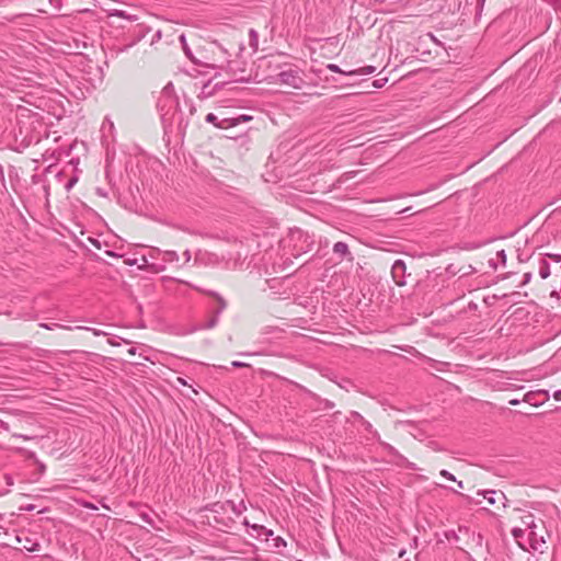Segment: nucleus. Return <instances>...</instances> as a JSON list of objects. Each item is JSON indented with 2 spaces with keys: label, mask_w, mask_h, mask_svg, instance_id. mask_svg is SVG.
Segmentation results:
<instances>
[{
  "label": "nucleus",
  "mask_w": 561,
  "mask_h": 561,
  "mask_svg": "<svg viewBox=\"0 0 561 561\" xmlns=\"http://www.w3.org/2000/svg\"><path fill=\"white\" fill-rule=\"evenodd\" d=\"M249 45L252 48L253 53H256L259 49V34L254 28L249 31Z\"/></svg>",
  "instance_id": "16"
},
{
  "label": "nucleus",
  "mask_w": 561,
  "mask_h": 561,
  "mask_svg": "<svg viewBox=\"0 0 561 561\" xmlns=\"http://www.w3.org/2000/svg\"><path fill=\"white\" fill-rule=\"evenodd\" d=\"M380 445L388 455L403 459V456L400 455L399 451L392 445L385 442H380Z\"/></svg>",
  "instance_id": "17"
},
{
  "label": "nucleus",
  "mask_w": 561,
  "mask_h": 561,
  "mask_svg": "<svg viewBox=\"0 0 561 561\" xmlns=\"http://www.w3.org/2000/svg\"><path fill=\"white\" fill-rule=\"evenodd\" d=\"M290 239L295 241H301L304 245L299 248L296 256L300 255L301 252H308L311 250L313 245V240H311L310 236L307 232H304L300 229H296L290 232Z\"/></svg>",
  "instance_id": "4"
},
{
  "label": "nucleus",
  "mask_w": 561,
  "mask_h": 561,
  "mask_svg": "<svg viewBox=\"0 0 561 561\" xmlns=\"http://www.w3.org/2000/svg\"><path fill=\"white\" fill-rule=\"evenodd\" d=\"M239 119H240V118H238V119H236L234 122H232V124H231V125H236V124H237V122H238Z\"/></svg>",
  "instance_id": "50"
},
{
  "label": "nucleus",
  "mask_w": 561,
  "mask_h": 561,
  "mask_svg": "<svg viewBox=\"0 0 561 561\" xmlns=\"http://www.w3.org/2000/svg\"><path fill=\"white\" fill-rule=\"evenodd\" d=\"M527 533L524 528H520V527H514L512 529V536L515 538V540L517 541L518 546L520 548H523L524 550H527V538L525 539Z\"/></svg>",
  "instance_id": "9"
},
{
  "label": "nucleus",
  "mask_w": 561,
  "mask_h": 561,
  "mask_svg": "<svg viewBox=\"0 0 561 561\" xmlns=\"http://www.w3.org/2000/svg\"><path fill=\"white\" fill-rule=\"evenodd\" d=\"M273 534H274L273 530L265 528V530L263 531L262 536H264L265 537L264 540L267 541L270 539V537L273 536Z\"/></svg>",
  "instance_id": "36"
},
{
  "label": "nucleus",
  "mask_w": 561,
  "mask_h": 561,
  "mask_svg": "<svg viewBox=\"0 0 561 561\" xmlns=\"http://www.w3.org/2000/svg\"><path fill=\"white\" fill-rule=\"evenodd\" d=\"M405 272V263L402 260H397L391 268L392 277L397 285L403 286L405 283L403 280Z\"/></svg>",
  "instance_id": "7"
},
{
  "label": "nucleus",
  "mask_w": 561,
  "mask_h": 561,
  "mask_svg": "<svg viewBox=\"0 0 561 561\" xmlns=\"http://www.w3.org/2000/svg\"><path fill=\"white\" fill-rule=\"evenodd\" d=\"M179 381H180L182 385H186V382H185L182 378H179Z\"/></svg>",
  "instance_id": "46"
},
{
  "label": "nucleus",
  "mask_w": 561,
  "mask_h": 561,
  "mask_svg": "<svg viewBox=\"0 0 561 561\" xmlns=\"http://www.w3.org/2000/svg\"><path fill=\"white\" fill-rule=\"evenodd\" d=\"M203 293L214 297L218 301V309L216 310L217 313L220 314L226 309L227 302L218 293L213 290H203Z\"/></svg>",
  "instance_id": "12"
},
{
  "label": "nucleus",
  "mask_w": 561,
  "mask_h": 561,
  "mask_svg": "<svg viewBox=\"0 0 561 561\" xmlns=\"http://www.w3.org/2000/svg\"><path fill=\"white\" fill-rule=\"evenodd\" d=\"M0 430L4 432H10V425L9 423L0 420Z\"/></svg>",
  "instance_id": "34"
},
{
  "label": "nucleus",
  "mask_w": 561,
  "mask_h": 561,
  "mask_svg": "<svg viewBox=\"0 0 561 561\" xmlns=\"http://www.w3.org/2000/svg\"><path fill=\"white\" fill-rule=\"evenodd\" d=\"M252 529L256 531V537H261L265 527L261 525H252Z\"/></svg>",
  "instance_id": "33"
},
{
  "label": "nucleus",
  "mask_w": 561,
  "mask_h": 561,
  "mask_svg": "<svg viewBox=\"0 0 561 561\" xmlns=\"http://www.w3.org/2000/svg\"><path fill=\"white\" fill-rule=\"evenodd\" d=\"M439 474L449 481H457L456 477L445 469L440 470Z\"/></svg>",
  "instance_id": "27"
},
{
  "label": "nucleus",
  "mask_w": 561,
  "mask_h": 561,
  "mask_svg": "<svg viewBox=\"0 0 561 561\" xmlns=\"http://www.w3.org/2000/svg\"><path fill=\"white\" fill-rule=\"evenodd\" d=\"M553 398H554L557 401H561V390H557V391H554V393H553Z\"/></svg>",
  "instance_id": "40"
},
{
  "label": "nucleus",
  "mask_w": 561,
  "mask_h": 561,
  "mask_svg": "<svg viewBox=\"0 0 561 561\" xmlns=\"http://www.w3.org/2000/svg\"><path fill=\"white\" fill-rule=\"evenodd\" d=\"M535 398H536V393H534V392H528V393H526V394L524 396L523 401H524V402H527V403H529V404H531V405H538V404H539V402H537V401L535 400Z\"/></svg>",
  "instance_id": "24"
},
{
  "label": "nucleus",
  "mask_w": 561,
  "mask_h": 561,
  "mask_svg": "<svg viewBox=\"0 0 561 561\" xmlns=\"http://www.w3.org/2000/svg\"><path fill=\"white\" fill-rule=\"evenodd\" d=\"M456 482H457V484H458V488H460V489H462V488H463V483H462V481H456Z\"/></svg>",
  "instance_id": "45"
},
{
  "label": "nucleus",
  "mask_w": 561,
  "mask_h": 561,
  "mask_svg": "<svg viewBox=\"0 0 561 561\" xmlns=\"http://www.w3.org/2000/svg\"><path fill=\"white\" fill-rule=\"evenodd\" d=\"M496 257L501 261L503 265L506 263V253L505 250H500L496 252Z\"/></svg>",
  "instance_id": "30"
},
{
  "label": "nucleus",
  "mask_w": 561,
  "mask_h": 561,
  "mask_svg": "<svg viewBox=\"0 0 561 561\" xmlns=\"http://www.w3.org/2000/svg\"><path fill=\"white\" fill-rule=\"evenodd\" d=\"M376 71V67L374 66H366L358 69L348 70L347 72H344L345 76H360V75H370Z\"/></svg>",
  "instance_id": "13"
},
{
  "label": "nucleus",
  "mask_w": 561,
  "mask_h": 561,
  "mask_svg": "<svg viewBox=\"0 0 561 561\" xmlns=\"http://www.w3.org/2000/svg\"><path fill=\"white\" fill-rule=\"evenodd\" d=\"M546 255L548 257L552 259L556 262H560L561 261V254H550V253H547Z\"/></svg>",
  "instance_id": "37"
},
{
  "label": "nucleus",
  "mask_w": 561,
  "mask_h": 561,
  "mask_svg": "<svg viewBox=\"0 0 561 561\" xmlns=\"http://www.w3.org/2000/svg\"><path fill=\"white\" fill-rule=\"evenodd\" d=\"M531 277H533V275H531L530 272L525 273L524 276H523V278H524L523 279V285L528 284L530 282V279H531Z\"/></svg>",
  "instance_id": "35"
},
{
  "label": "nucleus",
  "mask_w": 561,
  "mask_h": 561,
  "mask_svg": "<svg viewBox=\"0 0 561 561\" xmlns=\"http://www.w3.org/2000/svg\"><path fill=\"white\" fill-rule=\"evenodd\" d=\"M333 252L337 254L341 257H345L346 255H350L348 245L345 242L339 241L334 243L333 245Z\"/></svg>",
  "instance_id": "15"
},
{
  "label": "nucleus",
  "mask_w": 561,
  "mask_h": 561,
  "mask_svg": "<svg viewBox=\"0 0 561 561\" xmlns=\"http://www.w3.org/2000/svg\"><path fill=\"white\" fill-rule=\"evenodd\" d=\"M277 82L298 90L302 89L306 84L304 71L298 67H289L279 71L277 75Z\"/></svg>",
  "instance_id": "2"
},
{
  "label": "nucleus",
  "mask_w": 561,
  "mask_h": 561,
  "mask_svg": "<svg viewBox=\"0 0 561 561\" xmlns=\"http://www.w3.org/2000/svg\"><path fill=\"white\" fill-rule=\"evenodd\" d=\"M353 414L360 422L364 430L366 432H368L369 434H371V436L374 438H376L380 442V436H379L378 432L376 430H374L373 425L367 420H365L364 416L362 414H359L358 412H354Z\"/></svg>",
  "instance_id": "10"
},
{
  "label": "nucleus",
  "mask_w": 561,
  "mask_h": 561,
  "mask_svg": "<svg viewBox=\"0 0 561 561\" xmlns=\"http://www.w3.org/2000/svg\"><path fill=\"white\" fill-rule=\"evenodd\" d=\"M41 328H44L46 330H53L54 328H61L62 325L58 324V323H41L39 324Z\"/></svg>",
  "instance_id": "31"
},
{
  "label": "nucleus",
  "mask_w": 561,
  "mask_h": 561,
  "mask_svg": "<svg viewBox=\"0 0 561 561\" xmlns=\"http://www.w3.org/2000/svg\"><path fill=\"white\" fill-rule=\"evenodd\" d=\"M77 181H78V179H77L76 176H75V178H71V179L66 183V185H65L66 191H68V192H69V191L73 187V185L77 183Z\"/></svg>",
  "instance_id": "32"
},
{
  "label": "nucleus",
  "mask_w": 561,
  "mask_h": 561,
  "mask_svg": "<svg viewBox=\"0 0 561 561\" xmlns=\"http://www.w3.org/2000/svg\"><path fill=\"white\" fill-rule=\"evenodd\" d=\"M232 366L236 368H239V367H247L249 365L245 363H242V362L234 360V362H232Z\"/></svg>",
  "instance_id": "38"
},
{
  "label": "nucleus",
  "mask_w": 561,
  "mask_h": 561,
  "mask_svg": "<svg viewBox=\"0 0 561 561\" xmlns=\"http://www.w3.org/2000/svg\"><path fill=\"white\" fill-rule=\"evenodd\" d=\"M194 111H195V108H194L193 106H191V108H190V113H191V114H193V113H194Z\"/></svg>",
  "instance_id": "47"
},
{
  "label": "nucleus",
  "mask_w": 561,
  "mask_h": 561,
  "mask_svg": "<svg viewBox=\"0 0 561 561\" xmlns=\"http://www.w3.org/2000/svg\"><path fill=\"white\" fill-rule=\"evenodd\" d=\"M280 545L286 546V542L280 537H277L275 546L278 548Z\"/></svg>",
  "instance_id": "39"
},
{
  "label": "nucleus",
  "mask_w": 561,
  "mask_h": 561,
  "mask_svg": "<svg viewBox=\"0 0 561 561\" xmlns=\"http://www.w3.org/2000/svg\"><path fill=\"white\" fill-rule=\"evenodd\" d=\"M539 275L542 279H546L549 277L550 275V266H549V263L541 259L540 260V266H539Z\"/></svg>",
  "instance_id": "18"
},
{
  "label": "nucleus",
  "mask_w": 561,
  "mask_h": 561,
  "mask_svg": "<svg viewBox=\"0 0 561 561\" xmlns=\"http://www.w3.org/2000/svg\"><path fill=\"white\" fill-rule=\"evenodd\" d=\"M243 49H244V46H243V44H242V43H240V44H239V46H238V50H239V53H241Z\"/></svg>",
  "instance_id": "44"
},
{
  "label": "nucleus",
  "mask_w": 561,
  "mask_h": 561,
  "mask_svg": "<svg viewBox=\"0 0 561 561\" xmlns=\"http://www.w3.org/2000/svg\"><path fill=\"white\" fill-rule=\"evenodd\" d=\"M111 15L119 16V18L128 19V20L131 19L129 15H127V13L125 11H122V10H115L113 13H111Z\"/></svg>",
  "instance_id": "29"
},
{
  "label": "nucleus",
  "mask_w": 561,
  "mask_h": 561,
  "mask_svg": "<svg viewBox=\"0 0 561 561\" xmlns=\"http://www.w3.org/2000/svg\"><path fill=\"white\" fill-rule=\"evenodd\" d=\"M157 108L163 121H176L178 128L184 131L188 123L184 122L182 113L179 111V99L175 94L172 82L163 87L157 101Z\"/></svg>",
  "instance_id": "1"
},
{
  "label": "nucleus",
  "mask_w": 561,
  "mask_h": 561,
  "mask_svg": "<svg viewBox=\"0 0 561 561\" xmlns=\"http://www.w3.org/2000/svg\"><path fill=\"white\" fill-rule=\"evenodd\" d=\"M520 519H522V524L525 527L524 529L526 530V533L529 529H538L539 528L538 524L535 520L534 515L530 513L523 515Z\"/></svg>",
  "instance_id": "11"
},
{
  "label": "nucleus",
  "mask_w": 561,
  "mask_h": 561,
  "mask_svg": "<svg viewBox=\"0 0 561 561\" xmlns=\"http://www.w3.org/2000/svg\"><path fill=\"white\" fill-rule=\"evenodd\" d=\"M219 313L215 312V314L207 321L204 325L205 329H213L218 323Z\"/></svg>",
  "instance_id": "23"
},
{
  "label": "nucleus",
  "mask_w": 561,
  "mask_h": 561,
  "mask_svg": "<svg viewBox=\"0 0 561 561\" xmlns=\"http://www.w3.org/2000/svg\"><path fill=\"white\" fill-rule=\"evenodd\" d=\"M213 45L219 49L221 51V54L224 55V60H222V65H220L219 67L221 68H226L228 71L230 72H236V68L233 67V61H231L229 58L231 57V53L222 47L217 41L213 42Z\"/></svg>",
  "instance_id": "8"
},
{
  "label": "nucleus",
  "mask_w": 561,
  "mask_h": 561,
  "mask_svg": "<svg viewBox=\"0 0 561 561\" xmlns=\"http://www.w3.org/2000/svg\"><path fill=\"white\" fill-rule=\"evenodd\" d=\"M540 524H541V528L538 530V529H529L527 531V545L529 546L530 549L537 551V550H541V548L543 547V545L546 543V539H545V529H543V522L540 520Z\"/></svg>",
  "instance_id": "3"
},
{
  "label": "nucleus",
  "mask_w": 561,
  "mask_h": 561,
  "mask_svg": "<svg viewBox=\"0 0 561 561\" xmlns=\"http://www.w3.org/2000/svg\"><path fill=\"white\" fill-rule=\"evenodd\" d=\"M164 260L168 262H178L179 255L175 251H165L164 252Z\"/></svg>",
  "instance_id": "22"
},
{
  "label": "nucleus",
  "mask_w": 561,
  "mask_h": 561,
  "mask_svg": "<svg viewBox=\"0 0 561 561\" xmlns=\"http://www.w3.org/2000/svg\"><path fill=\"white\" fill-rule=\"evenodd\" d=\"M327 68L332 72L343 73L347 72L348 70H342L337 65L329 64Z\"/></svg>",
  "instance_id": "26"
},
{
  "label": "nucleus",
  "mask_w": 561,
  "mask_h": 561,
  "mask_svg": "<svg viewBox=\"0 0 561 561\" xmlns=\"http://www.w3.org/2000/svg\"><path fill=\"white\" fill-rule=\"evenodd\" d=\"M240 118H242V121H248L249 119V117H247V116H241Z\"/></svg>",
  "instance_id": "48"
},
{
  "label": "nucleus",
  "mask_w": 561,
  "mask_h": 561,
  "mask_svg": "<svg viewBox=\"0 0 561 561\" xmlns=\"http://www.w3.org/2000/svg\"><path fill=\"white\" fill-rule=\"evenodd\" d=\"M34 508H35V507H34V505H32V504H30V505H27V506H25V507H24V510H25V511H28V512H30V511H33Z\"/></svg>",
  "instance_id": "43"
},
{
  "label": "nucleus",
  "mask_w": 561,
  "mask_h": 561,
  "mask_svg": "<svg viewBox=\"0 0 561 561\" xmlns=\"http://www.w3.org/2000/svg\"><path fill=\"white\" fill-rule=\"evenodd\" d=\"M226 506H229L230 508L234 510V504L231 501H228L225 504L216 503V504H214V508H213V512L215 513V515H214L215 522L218 524L220 523L222 525V527H218V529L224 530V531H227V529H230L231 525L234 523L233 519L230 517L227 520L219 519L218 515L220 514V511L218 508L224 511Z\"/></svg>",
  "instance_id": "5"
},
{
  "label": "nucleus",
  "mask_w": 561,
  "mask_h": 561,
  "mask_svg": "<svg viewBox=\"0 0 561 561\" xmlns=\"http://www.w3.org/2000/svg\"><path fill=\"white\" fill-rule=\"evenodd\" d=\"M179 39H180V43L182 44V48H183V50H184L185 55H186L191 60H194V59H193V57H192L191 49H190V48H188V46H187L185 35H184V34L180 35Z\"/></svg>",
  "instance_id": "20"
},
{
  "label": "nucleus",
  "mask_w": 561,
  "mask_h": 561,
  "mask_svg": "<svg viewBox=\"0 0 561 561\" xmlns=\"http://www.w3.org/2000/svg\"><path fill=\"white\" fill-rule=\"evenodd\" d=\"M387 81H388L387 78L377 79L373 82V87L376 89H380L387 83Z\"/></svg>",
  "instance_id": "28"
},
{
  "label": "nucleus",
  "mask_w": 561,
  "mask_h": 561,
  "mask_svg": "<svg viewBox=\"0 0 561 561\" xmlns=\"http://www.w3.org/2000/svg\"><path fill=\"white\" fill-rule=\"evenodd\" d=\"M519 402H520V401H519L518 399H512V400H510V402H508V403H510L511 405H517V404H519Z\"/></svg>",
  "instance_id": "42"
},
{
  "label": "nucleus",
  "mask_w": 561,
  "mask_h": 561,
  "mask_svg": "<svg viewBox=\"0 0 561 561\" xmlns=\"http://www.w3.org/2000/svg\"><path fill=\"white\" fill-rule=\"evenodd\" d=\"M38 11L46 12V10L44 8L38 9Z\"/></svg>",
  "instance_id": "49"
},
{
  "label": "nucleus",
  "mask_w": 561,
  "mask_h": 561,
  "mask_svg": "<svg viewBox=\"0 0 561 561\" xmlns=\"http://www.w3.org/2000/svg\"><path fill=\"white\" fill-rule=\"evenodd\" d=\"M184 256H185V261H186V262H188V261L191 260V252H190V250H186V251L184 252Z\"/></svg>",
  "instance_id": "41"
},
{
  "label": "nucleus",
  "mask_w": 561,
  "mask_h": 561,
  "mask_svg": "<svg viewBox=\"0 0 561 561\" xmlns=\"http://www.w3.org/2000/svg\"><path fill=\"white\" fill-rule=\"evenodd\" d=\"M141 520L146 524H148L149 526H151L152 528H158L157 525H156V514L148 510V511H144L139 514Z\"/></svg>",
  "instance_id": "14"
},
{
  "label": "nucleus",
  "mask_w": 561,
  "mask_h": 561,
  "mask_svg": "<svg viewBox=\"0 0 561 561\" xmlns=\"http://www.w3.org/2000/svg\"><path fill=\"white\" fill-rule=\"evenodd\" d=\"M217 121H218V117L214 113L207 114V116H206V122L207 123H211V124H214L215 126H217L219 128H225L226 127L224 124L217 123Z\"/></svg>",
  "instance_id": "21"
},
{
  "label": "nucleus",
  "mask_w": 561,
  "mask_h": 561,
  "mask_svg": "<svg viewBox=\"0 0 561 561\" xmlns=\"http://www.w3.org/2000/svg\"><path fill=\"white\" fill-rule=\"evenodd\" d=\"M13 437L21 438L23 440H34L38 436L36 434H18V433H14Z\"/></svg>",
  "instance_id": "25"
},
{
  "label": "nucleus",
  "mask_w": 561,
  "mask_h": 561,
  "mask_svg": "<svg viewBox=\"0 0 561 561\" xmlns=\"http://www.w3.org/2000/svg\"><path fill=\"white\" fill-rule=\"evenodd\" d=\"M214 90H215V87L211 85V82L208 81L207 83H205L201 90V94L199 96L201 98H208L210 95H213L214 93Z\"/></svg>",
  "instance_id": "19"
},
{
  "label": "nucleus",
  "mask_w": 561,
  "mask_h": 561,
  "mask_svg": "<svg viewBox=\"0 0 561 561\" xmlns=\"http://www.w3.org/2000/svg\"><path fill=\"white\" fill-rule=\"evenodd\" d=\"M478 495H482L490 505H495L497 502H503L506 496L501 491L495 490H479Z\"/></svg>",
  "instance_id": "6"
}]
</instances>
